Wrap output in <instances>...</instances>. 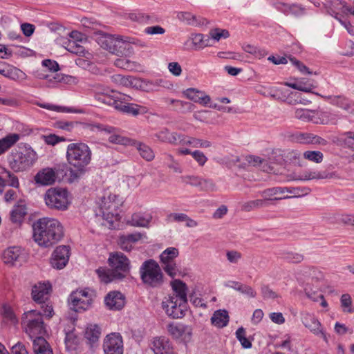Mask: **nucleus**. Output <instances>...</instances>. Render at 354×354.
Here are the masks:
<instances>
[{"label":"nucleus","instance_id":"obj_1","mask_svg":"<svg viewBox=\"0 0 354 354\" xmlns=\"http://www.w3.org/2000/svg\"><path fill=\"white\" fill-rule=\"evenodd\" d=\"M35 241L44 248L50 247L64 237V227L59 220L51 217H43L33 224Z\"/></svg>","mask_w":354,"mask_h":354},{"label":"nucleus","instance_id":"obj_2","mask_svg":"<svg viewBox=\"0 0 354 354\" xmlns=\"http://www.w3.org/2000/svg\"><path fill=\"white\" fill-rule=\"evenodd\" d=\"M91 157L90 147L84 142H73L67 146L66 158L71 167L68 177L70 182L77 180L85 174Z\"/></svg>","mask_w":354,"mask_h":354},{"label":"nucleus","instance_id":"obj_3","mask_svg":"<svg viewBox=\"0 0 354 354\" xmlns=\"http://www.w3.org/2000/svg\"><path fill=\"white\" fill-rule=\"evenodd\" d=\"M174 294L163 298L161 305L165 313L174 319L181 318L187 308V286L180 280L171 283Z\"/></svg>","mask_w":354,"mask_h":354},{"label":"nucleus","instance_id":"obj_4","mask_svg":"<svg viewBox=\"0 0 354 354\" xmlns=\"http://www.w3.org/2000/svg\"><path fill=\"white\" fill-rule=\"evenodd\" d=\"M108 262L111 269L100 268L96 272L102 281L109 283L115 279H122L130 270V261L122 252H114L109 255Z\"/></svg>","mask_w":354,"mask_h":354},{"label":"nucleus","instance_id":"obj_5","mask_svg":"<svg viewBox=\"0 0 354 354\" xmlns=\"http://www.w3.org/2000/svg\"><path fill=\"white\" fill-rule=\"evenodd\" d=\"M121 205L122 201L117 195L106 194L97 203L95 216L103 221L102 225L113 227V223L120 219L119 207Z\"/></svg>","mask_w":354,"mask_h":354},{"label":"nucleus","instance_id":"obj_6","mask_svg":"<svg viewBox=\"0 0 354 354\" xmlns=\"http://www.w3.org/2000/svg\"><path fill=\"white\" fill-rule=\"evenodd\" d=\"M37 160V153L30 147H24L11 153L9 165L14 171L20 172L30 168Z\"/></svg>","mask_w":354,"mask_h":354},{"label":"nucleus","instance_id":"obj_7","mask_svg":"<svg viewBox=\"0 0 354 354\" xmlns=\"http://www.w3.org/2000/svg\"><path fill=\"white\" fill-rule=\"evenodd\" d=\"M100 46L117 56H130L133 50L130 42L120 36L105 35L98 39Z\"/></svg>","mask_w":354,"mask_h":354},{"label":"nucleus","instance_id":"obj_8","mask_svg":"<svg viewBox=\"0 0 354 354\" xmlns=\"http://www.w3.org/2000/svg\"><path fill=\"white\" fill-rule=\"evenodd\" d=\"M21 325L24 332L32 341L37 337H42L46 332L42 315L35 310H29L24 314Z\"/></svg>","mask_w":354,"mask_h":354},{"label":"nucleus","instance_id":"obj_9","mask_svg":"<svg viewBox=\"0 0 354 354\" xmlns=\"http://www.w3.org/2000/svg\"><path fill=\"white\" fill-rule=\"evenodd\" d=\"M142 281L151 287L160 286L164 282V275L158 263L153 259L145 261L140 268Z\"/></svg>","mask_w":354,"mask_h":354},{"label":"nucleus","instance_id":"obj_10","mask_svg":"<svg viewBox=\"0 0 354 354\" xmlns=\"http://www.w3.org/2000/svg\"><path fill=\"white\" fill-rule=\"evenodd\" d=\"M131 97L120 93H113L112 98L107 97L104 99V102L111 106H113L116 110L124 113L136 116L139 114L147 113L146 107L138 105L136 104L129 103Z\"/></svg>","mask_w":354,"mask_h":354},{"label":"nucleus","instance_id":"obj_11","mask_svg":"<svg viewBox=\"0 0 354 354\" xmlns=\"http://www.w3.org/2000/svg\"><path fill=\"white\" fill-rule=\"evenodd\" d=\"M46 206L59 211H65L70 205L68 192L66 189L55 187L48 189L44 196Z\"/></svg>","mask_w":354,"mask_h":354},{"label":"nucleus","instance_id":"obj_12","mask_svg":"<svg viewBox=\"0 0 354 354\" xmlns=\"http://www.w3.org/2000/svg\"><path fill=\"white\" fill-rule=\"evenodd\" d=\"M178 255V250L174 247L165 249L160 254V266L171 278H174L180 272L176 263Z\"/></svg>","mask_w":354,"mask_h":354},{"label":"nucleus","instance_id":"obj_13","mask_svg":"<svg viewBox=\"0 0 354 354\" xmlns=\"http://www.w3.org/2000/svg\"><path fill=\"white\" fill-rule=\"evenodd\" d=\"M93 301V293L88 289L77 290L69 297V304L76 312L88 310Z\"/></svg>","mask_w":354,"mask_h":354},{"label":"nucleus","instance_id":"obj_14","mask_svg":"<svg viewBox=\"0 0 354 354\" xmlns=\"http://www.w3.org/2000/svg\"><path fill=\"white\" fill-rule=\"evenodd\" d=\"M265 201L270 200H282L299 195V189L296 187H275L266 189L260 193Z\"/></svg>","mask_w":354,"mask_h":354},{"label":"nucleus","instance_id":"obj_15","mask_svg":"<svg viewBox=\"0 0 354 354\" xmlns=\"http://www.w3.org/2000/svg\"><path fill=\"white\" fill-rule=\"evenodd\" d=\"M301 322L313 334L319 337L326 343L328 342V335L320 322L312 314L304 313L301 314Z\"/></svg>","mask_w":354,"mask_h":354},{"label":"nucleus","instance_id":"obj_16","mask_svg":"<svg viewBox=\"0 0 354 354\" xmlns=\"http://www.w3.org/2000/svg\"><path fill=\"white\" fill-rule=\"evenodd\" d=\"M103 349L104 354H123L122 336L117 333L107 335L104 339Z\"/></svg>","mask_w":354,"mask_h":354},{"label":"nucleus","instance_id":"obj_17","mask_svg":"<svg viewBox=\"0 0 354 354\" xmlns=\"http://www.w3.org/2000/svg\"><path fill=\"white\" fill-rule=\"evenodd\" d=\"M70 257V248L66 245H59L53 251L50 264L55 269L61 270L68 263Z\"/></svg>","mask_w":354,"mask_h":354},{"label":"nucleus","instance_id":"obj_18","mask_svg":"<svg viewBox=\"0 0 354 354\" xmlns=\"http://www.w3.org/2000/svg\"><path fill=\"white\" fill-rule=\"evenodd\" d=\"M97 127L109 136L108 140L113 144L121 145H131L133 144V141L123 136L120 131L117 128L104 125H97Z\"/></svg>","mask_w":354,"mask_h":354},{"label":"nucleus","instance_id":"obj_19","mask_svg":"<svg viewBox=\"0 0 354 354\" xmlns=\"http://www.w3.org/2000/svg\"><path fill=\"white\" fill-rule=\"evenodd\" d=\"M2 258L6 264L14 266L17 263H21L25 261L26 255L21 248L13 246L4 250Z\"/></svg>","mask_w":354,"mask_h":354},{"label":"nucleus","instance_id":"obj_20","mask_svg":"<svg viewBox=\"0 0 354 354\" xmlns=\"http://www.w3.org/2000/svg\"><path fill=\"white\" fill-rule=\"evenodd\" d=\"M182 183L199 188L200 190L213 192L215 185L211 180L204 179L196 176H183L181 177Z\"/></svg>","mask_w":354,"mask_h":354},{"label":"nucleus","instance_id":"obj_21","mask_svg":"<svg viewBox=\"0 0 354 354\" xmlns=\"http://www.w3.org/2000/svg\"><path fill=\"white\" fill-rule=\"evenodd\" d=\"M169 333L176 339H180L185 342H189L192 335V328L184 324H171L167 326Z\"/></svg>","mask_w":354,"mask_h":354},{"label":"nucleus","instance_id":"obj_22","mask_svg":"<svg viewBox=\"0 0 354 354\" xmlns=\"http://www.w3.org/2000/svg\"><path fill=\"white\" fill-rule=\"evenodd\" d=\"M154 354H174L171 342L165 337H156L151 343Z\"/></svg>","mask_w":354,"mask_h":354},{"label":"nucleus","instance_id":"obj_23","mask_svg":"<svg viewBox=\"0 0 354 354\" xmlns=\"http://www.w3.org/2000/svg\"><path fill=\"white\" fill-rule=\"evenodd\" d=\"M57 178V172L53 168L46 167L39 170L35 176L36 184L42 186H48L55 183Z\"/></svg>","mask_w":354,"mask_h":354},{"label":"nucleus","instance_id":"obj_24","mask_svg":"<svg viewBox=\"0 0 354 354\" xmlns=\"http://www.w3.org/2000/svg\"><path fill=\"white\" fill-rule=\"evenodd\" d=\"M51 286L48 282H39L35 284L32 289V297L35 301L44 303L48 297Z\"/></svg>","mask_w":354,"mask_h":354},{"label":"nucleus","instance_id":"obj_25","mask_svg":"<svg viewBox=\"0 0 354 354\" xmlns=\"http://www.w3.org/2000/svg\"><path fill=\"white\" fill-rule=\"evenodd\" d=\"M104 302L110 310H120L125 304V298L120 292L112 291L105 297Z\"/></svg>","mask_w":354,"mask_h":354},{"label":"nucleus","instance_id":"obj_26","mask_svg":"<svg viewBox=\"0 0 354 354\" xmlns=\"http://www.w3.org/2000/svg\"><path fill=\"white\" fill-rule=\"evenodd\" d=\"M189 42H191L192 48L196 50L213 46L209 37L201 33L192 34L186 44Z\"/></svg>","mask_w":354,"mask_h":354},{"label":"nucleus","instance_id":"obj_27","mask_svg":"<svg viewBox=\"0 0 354 354\" xmlns=\"http://www.w3.org/2000/svg\"><path fill=\"white\" fill-rule=\"evenodd\" d=\"M152 216L147 213L137 212L132 214L127 224L133 227H149Z\"/></svg>","mask_w":354,"mask_h":354},{"label":"nucleus","instance_id":"obj_28","mask_svg":"<svg viewBox=\"0 0 354 354\" xmlns=\"http://www.w3.org/2000/svg\"><path fill=\"white\" fill-rule=\"evenodd\" d=\"M185 95L190 100L203 105H207L210 101V97L202 91L190 88L184 92Z\"/></svg>","mask_w":354,"mask_h":354},{"label":"nucleus","instance_id":"obj_29","mask_svg":"<svg viewBox=\"0 0 354 354\" xmlns=\"http://www.w3.org/2000/svg\"><path fill=\"white\" fill-rule=\"evenodd\" d=\"M154 136L161 142L176 145H178L180 133L171 132L167 129H163L156 133Z\"/></svg>","mask_w":354,"mask_h":354},{"label":"nucleus","instance_id":"obj_30","mask_svg":"<svg viewBox=\"0 0 354 354\" xmlns=\"http://www.w3.org/2000/svg\"><path fill=\"white\" fill-rule=\"evenodd\" d=\"M334 174L329 173L326 171H305L301 173L297 178H295L298 180H310L314 179H327L332 178Z\"/></svg>","mask_w":354,"mask_h":354},{"label":"nucleus","instance_id":"obj_31","mask_svg":"<svg viewBox=\"0 0 354 354\" xmlns=\"http://www.w3.org/2000/svg\"><path fill=\"white\" fill-rule=\"evenodd\" d=\"M100 335L101 328L98 325L88 324L86 328L84 337L91 346L98 342Z\"/></svg>","mask_w":354,"mask_h":354},{"label":"nucleus","instance_id":"obj_32","mask_svg":"<svg viewBox=\"0 0 354 354\" xmlns=\"http://www.w3.org/2000/svg\"><path fill=\"white\" fill-rule=\"evenodd\" d=\"M35 354H53L48 342L43 337H37L32 342Z\"/></svg>","mask_w":354,"mask_h":354},{"label":"nucleus","instance_id":"obj_33","mask_svg":"<svg viewBox=\"0 0 354 354\" xmlns=\"http://www.w3.org/2000/svg\"><path fill=\"white\" fill-rule=\"evenodd\" d=\"M318 113L315 111H312L305 109H297L295 112V117L299 120L304 122H313L318 123Z\"/></svg>","mask_w":354,"mask_h":354},{"label":"nucleus","instance_id":"obj_34","mask_svg":"<svg viewBox=\"0 0 354 354\" xmlns=\"http://www.w3.org/2000/svg\"><path fill=\"white\" fill-rule=\"evenodd\" d=\"M20 138L21 135L19 133H10L0 139V155L15 145Z\"/></svg>","mask_w":354,"mask_h":354},{"label":"nucleus","instance_id":"obj_35","mask_svg":"<svg viewBox=\"0 0 354 354\" xmlns=\"http://www.w3.org/2000/svg\"><path fill=\"white\" fill-rule=\"evenodd\" d=\"M212 324L218 327L223 328L228 324L229 316L225 310H218L214 312L212 318Z\"/></svg>","mask_w":354,"mask_h":354},{"label":"nucleus","instance_id":"obj_36","mask_svg":"<svg viewBox=\"0 0 354 354\" xmlns=\"http://www.w3.org/2000/svg\"><path fill=\"white\" fill-rule=\"evenodd\" d=\"M26 207L24 205H17L13 207L10 212V221L15 224H20L26 215Z\"/></svg>","mask_w":354,"mask_h":354},{"label":"nucleus","instance_id":"obj_37","mask_svg":"<svg viewBox=\"0 0 354 354\" xmlns=\"http://www.w3.org/2000/svg\"><path fill=\"white\" fill-rule=\"evenodd\" d=\"M37 105L39 107L55 111V112H61V113H82L81 110H77L73 108H69L66 106L55 105L49 103H39L37 102Z\"/></svg>","mask_w":354,"mask_h":354},{"label":"nucleus","instance_id":"obj_38","mask_svg":"<svg viewBox=\"0 0 354 354\" xmlns=\"http://www.w3.org/2000/svg\"><path fill=\"white\" fill-rule=\"evenodd\" d=\"M140 155L147 161H151L155 158L153 149L148 145L141 142H134Z\"/></svg>","mask_w":354,"mask_h":354},{"label":"nucleus","instance_id":"obj_39","mask_svg":"<svg viewBox=\"0 0 354 354\" xmlns=\"http://www.w3.org/2000/svg\"><path fill=\"white\" fill-rule=\"evenodd\" d=\"M278 256L280 258L293 263H300L304 260V256L302 254L286 250H280L278 253Z\"/></svg>","mask_w":354,"mask_h":354},{"label":"nucleus","instance_id":"obj_40","mask_svg":"<svg viewBox=\"0 0 354 354\" xmlns=\"http://www.w3.org/2000/svg\"><path fill=\"white\" fill-rule=\"evenodd\" d=\"M266 201L263 199H255L241 203V209L243 212H249L265 206Z\"/></svg>","mask_w":354,"mask_h":354},{"label":"nucleus","instance_id":"obj_41","mask_svg":"<svg viewBox=\"0 0 354 354\" xmlns=\"http://www.w3.org/2000/svg\"><path fill=\"white\" fill-rule=\"evenodd\" d=\"M298 140L304 144H325L326 141L317 136L311 133H301L297 138Z\"/></svg>","mask_w":354,"mask_h":354},{"label":"nucleus","instance_id":"obj_42","mask_svg":"<svg viewBox=\"0 0 354 354\" xmlns=\"http://www.w3.org/2000/svg\"><path fill=\"white\" fill-rule=\"evenodd\" d=\"M114 65L118 68L128 71H133L136 69L138 66L136 62L131 61L126 57L117 58L114 62Z\"/></svg>","mask_w":354,"mask_h":354},{"label":"nucleus","instance_id":"obj_43","mask_svg":"<svg viewBox=\"0 0 354 354\" xmlns=\"http://www.w3.org/2000/svg\"><path fill=\"white\" fill-rule=\"evenodd\" d=\"M140 82V87H136V89H141L147 92L156 90V88L160 85L162 80H157L156 81H151L149 80H144L138 78Z\"/></svg>","mask_w":354,"mask_h":354},{"label":"nucleus","instance_id":"obj_44","mask_svg":"<svg viewBox=\"0 0 354 354\" xmlns=\"http://www.w3.org/2000/svg\"><path fill=\"white\" fill-rule=\"evenodd\" d=\"M332 103L347 111L352 112L353 111L354 104L345 97L340 96L334 97L332 99Z\"/></svg>","mask_w":354,"mask_h":354},{"label":"nucleus","instance_id":"obj_45","mask_svg":"<svg viewBox=\"0 0 354 354\" xmlns=\"http://www.w3.org/2000/svg\"><path fill=\"white\" fill-rule=\"evenodd\" d=\"M6 77L15 81H19L26 80V75L20 69L10 65L8 67V73H7Z\"/></svg>","mask_w":354,"mask_h":354},{"label":"nucleus","instance_id":"obj_46","mask_svg":"<svg viewBox=\"0 0 354 354\" xmlns=\"http://www.w3.org/2000/svg\"><path fill=\"white\" fill-rule=\"evenodd\" d=\"M95 91L96 93V97L104 104L106 103L104 102V99L107 97L112 98L113 93H115L113 91L109 90V88L104 87L102 85H97L95 87Z\"/></svg>","mask_w":354,"mask_h":354},{"label":"nucleus","instance_id":"obj_47","mask_svg":"<svg viewBox=\"0 0 354 354\" xmlns=\"http://www.w3.org/2000/svg\"><path fill=\"white\" fill-rule=\"evenodd\" d=\"M164 156L166 164L169 169H172L176 173H182V168L178 161L174 158V156L167 153H165Z\"/></svg>","mask_w":354,"mask_h":354},{"label":"nucleus","instance_id":"obj_48","mask_svg":"<svg viewBox=\"0 0 354 354\" xmlns=\"http://www.w3.org/2000/svg\"><path fill=\"white\" fill-rule=\"evenodd\" d=\"M2 315L3 319L8 323L10 324H16L18 322L16 315L13 312L12 309L6 305H4L2 308Z\"/></svg>","mask_w":354,"mask_h":354},{"label":"nucleus","instance_id":"obj_49","mask_svg":"<svg viewBox=\"0 0 354 354\" xmlns=\"http://www.w3.org/2000/svg\"><path fill=\"white\" fill-rule=\"evenodd\" d=\"M304 159L315 163H320L324 158L323 153L319 151H306L303 153Z\"/></svg>","mask_w":354,"mask_h":354},{"label":"nucleus","instance_id":"obj_50","mask_svg":"<svg viewBox=\"0 0 354 354\" xmlns=\"http://www.w3.org/2000/svg\"><path fill=\"white\" fill-rule=\"evenodd\" d=\"M208 36L209 37L211 41L212 40L218 41L221 39H226L229 37L230 33L225 29L214 28L209 31Z\"/></svg>","mask_w":354,"mask_h":354},{"label":"nucleus","instance_id":"obj_51","mask_svg":"<svg viewBox=\"0 0 354 354\" xmlns=\"http://www.w3.org/2000/svg\"><path fill=\"white\" fill-rule=\"evenodd\" d=\"M246 160L250 165L254 166V167H258V166H260L261 165L263 164L262 168L264 171H266L267 172H275L274 171H273L272 168H271L270 167L266 168L265 167L266 160L263 159H261L259 156H248L246 157Z\"/></svg>","mask_w":354,"mask_h":354},{"label":"nucleus","instance_id":"obj_52","mask_svg":"<svg viewBox=\"0 0 354 354\" xmlns=\"http://www.w3.org/2000/svg\"><path fill=\"white\" fill-rule=\"evenodd\" d=\"M65 48L68 51L76 55H84L85 54L84 48L75 41H68Z\"/></svg>","mask_w":354,"mask_h":354},{"label":"nucleus","instance_id":"obj_53","mask_svg":"<svg viewBox=\"0 0 354 354\" xmlns=\"http://www.w3.org/2000/svg\"><path fill=\"white\" fill-rule=\"evenodd\" d=\"M200 139L190 137L180 133L178 145L190 146L194 148H199Z\"/></svg>","mask_w":354,"mask_h":354},{"label":"nucleus","instance_id":"obj_54","mask_svg":"<svg viewBox=\"0 0 354 354\" xmlns=\"http://www.w3.org/2000/svg\"><path fill=\"white\" fill-rule=\"evenodd\" d=\"M284 84L288 87H290L292 88H294L295 90L310 93L312 91V90L315 87L313 84L310 83H289L286 82Z\"/></svg>","mask_w":354,"mask_h":354},{"label":"nucleus","instance_id":"obj_55","mask_svg":"<svg viewBox=\"0 0 354 354\" xmlns=\"http://www.w3.org/2000/svg\"><path fill=\"white\" fill-rule=\"evenodd\" d=\"M140 82L137 77L123 75L120 86L136 88L140 87Z\"/></svg>","mask_w":354,"mask_h":354},{"label":"nucleus","instance_id":"obj_56","mask_svg":"<svg viewBox=\"0 0 354 354\" xmlns=\"http://www.w3.org/2000/svg\"><path fill=\"white\" fill-rule=\"evenodd\" d=\"M236 336L238 340L240 342L242 346L245 348H250L252 346V343L245 337V329L242 327L237 329L236 332Z\"/></svg>","mask_w":354,"mask_h":354},{"label":"nucleus","instance_id":"obj_57","mask_svg":"<svg viewBox=\"0 0 354 354\" xmlns=\"http://www.w3.org/2000/svg\"><path fill=\"white\" fill-rule=\"evenodd\" d=\"M283 6L285 7L284 11L292 14L295 15H300L304 13V8L297 4H291V5H286L283 4Z\"/></svg>","mask_w":354,"mask_h":354},{"label":"nucleus","instance_id":"obj_58","mask_svg":"<svg viewBox=\"0 0 354 354\" xmlns=\"http://www.w3.org/2000/svg\"><path fill=\"white\" fill-rule=\"evenodd\" d=\"M174 107V109L177 111L185 113L192 111L193 104L187 102H183L178 100Z\"/></svg>","mask_w":354,"mask_h":354},{"label":"nucleus","instance_id":"obj_59","mask_svg":"<svg viewBox=\"0 0 354 354\" xmlns=\"http://www.w3.org/2000/svg\"><path fill=\"white\" fill-rule=\"evenodd\" d=\"M352 304L351 297L348 294H344L341 297V306L343 308V311L346 313H353V309L351 308Z\"/></svg>","mask_w":354,"mask_h":354},{"label":"nucleus","instance_id":"obj_60","mask_svg":"<svg viewBox=\"0 0 354 354\" xmlns=\"http://www.w3.org/2000/svg\"><path fill=\"white\" fill-rule=\"evenodd\" d=\"M43 140L44 142L48 145L54 146L59 142L65 141L66 138L64 137H59L56 136L55 134H49L46 136H43Z\"/></svg>","mask_w":354,"mask_h":354},{"label":"nucleus","instance_id":"obj_61","mask_svg":"<svg viewBox=\"0 0 354 354\" xmlns=\"http://www.w3.org/2000/svg\"><path fill=\"white\" fill-rule=\"evenodd\" d=\"M289 60L291 64L295 66L302 74H312V72L306 66H305L303 63L295 57H290Z\"/></svg>","mask_w":354,"mask_h":354},{"label":"nucleus","instance_id":"obj_62","mask_svg":"<svg viewBox=\"0 0 354 354\" xmlns=\"http://www.w3.org/2000/svg\"><path fill=\"white\" fill-rule=\"evenodd\" d=\"M337 221L344 225L354 226V214H342L337 216Z\"/></svg>","mask_w":354,"mask_h":354},{"label":"nucleus","instance_id":"obj_63","mask_svg":"<svg viewBox=\"0 0 354 354\" xmlns=\"http://www.w3.org/2000/svg\"><path fill=\"white\" fill-rule=\"evenodd\" d=\"M192 156L198 164V165L201 167L204 166L207 161V156L204 154L203 152L199 150L193 151V153H192Z\"/></svg>","mask_w":354,"mask_h":354},{"label":"nucleus","instance_id":"obj_64","mask_svg":"<svg viewBox=\"0 0 354 354\" xmlns=\"http://www.w3.org/2000/svg\"><path fill=\"white\" fill-rule=\"evenodd\" d=\"M245 51L254 55L259 59L267 55V53L263 49H260L256 46L248 45L245 48Z\"/></svg>","mask_w":354,"mask_h":354}]
</instances>
